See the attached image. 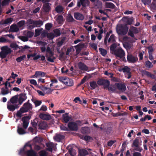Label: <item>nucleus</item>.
<instances>
[{
    "label": "nucleus",
    "mask_w": 156,
    "mask_h": 156,
    "mask_svg": "<svg viewBox=\"0 0 156 156\" xmlns=\"http://www.w3.org/2000/svg\"><path fill=\"white\" fill-rule=\"evenodd\" d=\"M110 52L114 55L116 59H119L121 62H126L125 51L120 47H117V44L115 43L112 44L110 47Z\"/></svg>",
    "instance_id": "nucleus-1"
},
{
    "label": "nucleus",
    "mask_w": 156,
    "mask_h": 156,
    "mask_svg": "<svg viewBox=\"0 0 156 156\" xmlns=\"http://www.w3.org/2000/svg\"><path fill=\"white\" fill-rule=\"evenodd\" d=\"M18 95L17 94L12 97L7 102V108L10 111L13 112L19 107L18 100Z\"/></svg>",
    "instance_id": "nucleus-2"
},
{
    "label": "nucleus",
    "mask_w": 156,
    "mask_h": 156,
    "mask_svg": "<svg viewBox=\"0 0 156 156\" xmlns=\"http://www.w3.org/2000/svg\"><path fill=\"white\" fill-rule=\"evenodd\" d=\"M97 83L99 86H103L104 89H108L110 91L115 92L116 90L115 84L110 85V81L107 79H100L97 81Z\"/></svg>",
    "instance_id": "nucleus-3"
},
{
    "label": "nucleus",
    "mask_w": 156,
    "mask_h": 156,
    "mask_svg": "<svg viewBox=\"0 0 156 156\" xmlns=\"http://www.w3.org/2000/svg\"><path fill=\"white\" fill-rule=\"evenodd\" d=\"M20 154L25 153L27 156H34L36 154L32 149V145L29 143H27L24 147L20 149Z\"/></svg>",
    "instance_id": "nucleus-4"
},
{
    "label": "nucleus",
    "mask_w": 156,
    "mask_h": 156,
    "mask_svg": "<svg viewBox=\"0 0 156 156\" xmlns=\"http://www.w3.org/2000/svg\"><path fill=\"white\" fill-rule=\"evenodd\" d=\"M1 50V51L0 52V58L1 59H4L6 58L5 59V61L6 62L9 59V55L12 52V51L7 46L2 47Z\"/></svg>",
    "instance_id": "nucleus-5"
},
{
    "label": "nucleus",
    "mask_w": 156,
    "mask_h": 156,
    "mask_svg": "<svg viewBox=\"0 0 156 156\" xmlns=\"http://www.w3.org/2000/svg\"><path fill=\"white\" fill-rule=\"evenodd\" d=\"M45 56L47 58V60L50 62H53L56 58L54 55V52L52 51L50 48H47Z\"/></svg>",
    "instance_id": "nucleus-6"
},
{
    "label": "nucleus",
    "mask_w": 156,
    "mask_h": 156,
    "mask_svg": "<svg viewBox=\"0 0 156 156\" xmlns=\"http://www.w3.org/2000/svg\"><path fill=\"white\" fill-rule=\"evenodd\" d=\"M128 28L127 24L124 25L121 24L119 25L117 28V32L119 35H125L127 34Z\"/></svg>",
    "instance_id": "nucleus-7"
},
{
    "label": "nucleus",
    "mask_w": 156,
    "mask_h": 156,
    "mask_svg": "<svg viewBox=\"0 0 156 156\" xmlns=\"http://www.w3.org/2000/svg\"><path fill=\"white\" fill-rule=\"evenodd\" d=\"M29 22L30 24H33V27H40L43 25V21L41 20L34 21L32 20H29Z\"/></svg>",
    "instance_id": "nucleus-8"
},
{
    "label": "nucleus",
    "mask_w": 156,
    "mask_h": 156,
    "mask_svg": "<svg viewBox=\"0 0 156 156\" xmlns=\"http://www.w3.org/2000/svg\"><path fill=\"white\" fill-rule=\"evenodd\" d=\"M128 62L130 63H134L138 60V58L136 56H134L131 54L128 53L127 56Z\"/></svg>",
    "instance_id": "nucleus-9"
},
{
    "label": "nucleus",
    "mask_w": 156,
    "mask_h": 156,
    "mask_svg": "<svg viewBox=\"0 0 156 156\" xmlns=\"http://www.w3.org/2000/svg\"><path fill=\"white\" fill-rule=\"evenodd\" d=\"M21 108L23 110V112H26L31 110L32 108V105L29 103V100H28L27 102L24 104Z\"/></svg>",
    "instance_id": "nucleus-10"
},
{
    "label": "nucleus",
    "mask_w": 156,
    "mask_h": 156,
    "mask_svg": "<svg viewBox=\"0 0 156 156\" xmlns=\"http://www.w3.org/2000/svg\"><path fill=\"white\" fill-rule=\"evenodd\" d=\"M30 119V117L29 116L23 117L22 118L21 120L23 122V127L24 129H26L27 128Z\"/></svg>",
    "instance_id": "nucleus-11"
},
{
    "label": "nucleus",
    "mask_w": 156,
    "mask_h": 156,
    "mask_svg": "<svg viewBox=\"0 0 156 156\" xmlns=\"http://www.w3.org/2000/svg\"><path fill=\"white\" fill-rule=\"evenodd\" d=\"M90 4V2L89 0H80L77 2V6L80 8L81 5L83 7L88 6Z\"/></svg>",
    "instance_id": "nucleus-12"
},
{
    "label": "nucleus",
    "mask_w": 156,
    "mask_h": 156,
    "mask_svg": "<svg viewBox=\"0 0 156 156\" xmlns=\"http://www.w3.org/2000/svg\"><path fill=\"white\" fill-rule=\"evenodd\" d=\"M68 126L69 130H71L76 131L78 129L77 124L75 122H69L68 124Z\"/></svg>",
    "instance_id": "nucleus-13"
},
{
    "label": "nucleus",
    "mask_w": 156,
    "mask_h": 156,
    "mask_svg": "<svg viewBox=\"0 0 156 156\" xmlns=\"http://www.w3.org/2000/svg\"><path fill=\"white\" fill-rule=\"evenodd\" d=\"M26 95V94L24 93H22L18 95V100L19 107L20 105L22 104L23 102L27 99V97Z\"/></svg>",
    "instance_id": "nucleus-14"
},
{
    "label": "nucleus",
    "mask_w": 156,
    "mask_h": 156,
    "mask_svg": "<svg viewBox=\"0 0 156 156\" xmlns=\"http://www.w3.org/2000/svg\"><path fill=\"white\" fill-rule=\"evenodd\" d=\"M78 66L80 69L82 70L88 71L89 70L88 67L84 63L80 62L78 64Z\"/></svg>",
    "instance_id": "nucleus-15"
},
{
    "label": "nucleus",
    "mask_w": 156,
    "mask_h": 156,
    "mask_svg": "<svg viewBox=\"0 0 156 156\" xmlns=\"http://www.w3.org/2000/svg\"><path fill=\"white\" fill-rule=\"evenodd\" d=\"M84 45V44L80 43L77 45L75 46L76 55L80 53L81 50L83 47Z\"/></svg>",
    "instance_id": "nucleus-16"
},
{
    "label": "nucleus",
    "mask_w": 156,
    "mask_h": 156,
    "mask_svg": "<svg viewBox=\"0 0 156 156\" xmlns=\"http://www.w3.org/2000/svg\"><path fill=\"white\" fill-rule=\"evenodd\" d=\"M74 16L75 18L78 20H83L84 19L83 15L79 12H74Z\"/></svg>",
    "instance_id": "nucleus-17"
},
{
    "label": "nucleus",
    "mask_w": 156,
    "mask_h": 156,
    "mask_svg": "<svg viewBox=\"0 0 156 156\" xmlns=\"http://www.w3.org/2000/svg\"><path fill=\"white\" fill-rule=\"evenodd\" d=\"M39 116L41 119L43 120H49L51 119V116L49 114L41 113L40 114Z\"/></svg>",
    "instance_id": "nucleus-18"
},
{
    "label": "nucleus",
    "mask_w": 156,
    "mask_h": 156,
    "mask_svg": "<svg viewBox=\"0 0 156 156\" xmlns=\"http://www.w3.org/2000/svg\"><path fill=\"white\" fill-rule=\"evenodd\" d=\"M115 85L117 88L119 90L125 91L126 90V87L124 84L120 83H115Z\"/></svg>",
    "instance_id": "nucleus-19"
},
{
    "label": "nucleus",
    "mask_w": 156,
    "mask_h": 156,
    "mask_svg": "<svg viewBox=\"0 0 156 156\" xmlns=\"http://www.w3.org/2000/svg\"><path fill=\"white\" fill-rule=\"evenodd\" d=\"M51 5L50 3H48L44 4L42 8L45 12H48L50 11L51 9L50 6Z\"/></svg>",
    "instance_id": "nucleus-20"
},
{
    "label": "nucleus",
    "mask_w": 156,
    "mask_h": 156,
    "mask_svg": "<svg viewBox=\"0 0 156 156\" xmlns=\"http://www.w3.org/2000/svg\"><path fill=\"white\" fill-rule=\"evenodd\" d=\"M12 18H9L5 20H2L0 22V24L1 25H7L11 23L12 21Z\"/></svg>",
    "instance_id": "nucleus-21"
},
{
    "label": "nucleus",
    "mask_w": 156,
    "mask_h": 156,
    "mask_svg": "<svg viewBox=\"0 0 156 156\" xmlns=\"http://www.w3.org/2000/svg\"><path fill=\"white\" fill-rule=\"evenodd\" d=\"M142 72L144 75H146L148 77L151 78L152 79H156V76L154 74H151V73L145 70H143Z\"/></svg>",
    "instance_id": "nucleus-22"
},
{
    "label": "nucleus",
    "mask_w": 156,
    "mask_h": 156,
    "mask_svg": "<svg viewBox=\"0 0 156 156\" xmlns=\"http://www.w3.org/2000/svg\"><path fill=\"white\" fill-rule=\"evenodd\" d=\"M124 22L127 24H126L131 25L132 24L133 21V17L128 18L127 17L123 18Z\"/></svg>",
    "instance_id": "nucleus-23"
},
{
    "label": "nucleus",
    "mask_w": 156,
    "mask_h": 156,
    "mask_svg": "<svg viewBox=\"0 0 156 156\" xmlns=\"http://www.w3.org/2000/svg\"><path fill=\"white\" fill-rule=\"evenodd\" d=\"M46 122L44 121H40L38 124L39 128L40 129H44L47 127Z\"/></svg>",
    "instance_id": "nucleus-24"
},
{
    "label": "nucleus",
    "mask_w": 156,
    "mask_h": 156,
    "mask_svg": "<svg viewBox=\"0 0 156 156\" xmlns=\"http://www.w3.org/2000/svg\"><path fill=\"white\" fill-rule=\"evenodd\" d=\"M19 30L16 24H13L10 27L9 30L12 32H17Z\"/></svg>",
    "instance_id": "nucleus-25"
},
{
    "label": "nucleus",
    "mask_w": 156,
    "mask_h": 156,
    "mask_svg": "<svg viewBox=\"0 0 156 156\" xmlns=\"http://www.w3.org/2000/svg\"><path fill=\"white\" fill-rule=\"evenodd\" d=\"M65 136L62 135L58 134H56L54 139L57 142H59L64 138Z\"/></svg>",
    "instance_id": "nucleus-26"
},
{
    "label": "nucleus",
    "mask_w": 156,
    "mask_h": 156,
    "mask_svg": "<svg viewBox=\"0 0 156 156\" xmlns=\"http://www.w3.org/2000/svg\"><path fill=\"white\" fill-rule=\"evenodd\" d=\"M90 86L91 87V90H94L98 87V85L97 83V82L95 81H93L90 83Z\"/></svg>",
    "instance_id": "nucleus-27"
},
{
    "label": "nucleus",
    "mask_w": 156,
    "mask_h": 156,
    "mask_svg": "<svg viewBox=\"0 0 156 156\" xmlns=\"http://www.w3.org/2000/svg\"><path fill=\"white\" fill-rule=\"evenodd\" d=\"M81 132L84 134H88L90 133V129L88 127H82L81 129Z\"/></svg>",
    "instance_id": "nucleus-28"
},
{
    "label": "nucleus",
    "mask_w": 156,
    "mask_h": 156,
    "mask_svg": "<svg viewBox=\"0 0 156 156\" xmlns=\"http://www.w3.org/2000/svg\"><path fill=\"white\" fill-rule=\"evenodd\" d=\"M68 78L66 77H58L59 80L64 83L65 84H67V81Z\"/></svg>",
    "instance_id": "nucleus-29"
},
{
    "label": "nucleus",
    "mask_w": 156,
    "mask_h": 156,
    "mask_svg": "<svg viewBox=\"0 0 156 156\" xmlns=\"http://www.w3.org/2000/svg\"><path fill=\"white\" fill-rule=\"evenodd\" d=\"M88 154L87 151L85 149H81L79 150V154L80 156H85Z\"/></svg>",
    "instance_id": "nucleus-30"
},
{
    "label": "nucleus",
    "mask_w": 156,
    "mask_h": 156,
    "mask_svg": "<svg viewBox=\"0 0 156 156\" xmlns=\"http://www.w3.org/2000/svg\"><path fill=\"white\" fill-rule=\"evenodd\" d=\"M64 121L65 123H67L70 120V117L69 116L68 113H66L62 115Z\"/></svg>",
    "instance_id": "nucleus-31"
},
{
    "label": "nucleus",
    "mask_w": 156,
    "mask_h": 156,
    "mask_svg": "<svg viewBox=\"0 0 156 156\" xmlns=\"http://www.w3.org/2000/svg\"><path fill=\"white\" fill-rule=\"evenodd\" d=\"M106 8H109L112 9H114L115 6V5L112 2H106L105 3Z\"/></svg>",
    "instance_id": "nucleus-32"
},
{
    "label": "nucleus",
    "mask_w": 156,
    "mask_h": 156,
    "mask_svg": "<svg viewBox=\"0 0 156 156\" xmlns=\"http://www.w3.org/2000/svg\"><path fill=\"white\" fill-rule=\"evenodd\" d=\"M46 73L41 71H37L36 72L34 76L36 77H37L39 76H41L42 77H44L45 76Z\"/></svg>",
    "instance_id": "nucleus-33"
},
{
    "label": "nucleus",
    "mask_w": 156,
    "mask_h": 156,
    "mask_svg": "<svg viewBox=\"0 0 156 156\" xmlns=\"http://www.w3.org/2000/svg\"><path fill=\"white\" fill-rule=\"evenodd\" d=\"M17 131L20 135L26 133L25 130L22 128L20 127L19 125L17 126Z\"/></svg>",
    "instance_id": "nucleus-34"
},
{
    "label": "nucleus",
    "mask_w": 156,
    "mask_h": 156,
    "mask_svg": "<svg viewBox=\"0 0 156 156\" xmlns=\"http://www.w3.org/2000/svg\"><path fill=\"white\" fill-rule=\"evenodd\" d=\"M145 65L146 67L148 68H151L153 67L152 63L148 60L145 61Z\"/></svg>",
    "instance_id": "nucleus-35"
},
{
    "label": "nucleus",
    "mask_w": 156,
    "mask_h": 156,
    "mask_svg": "<svg viewBox=\"0 0 156 156\" xmlns=\"http://www.w3.org/2000/svg\"><path fill=\"white\" fill-rule=\"evenodd\" d=\"M46 146L48 147L47 150L52 152L53 151L52 147H53L52 144L51 143H47Z\"/></svg>",
    "instance_id": "nucleus-36"
},
{
    "label": "nucleus",
    "mask_w": 156,
    "mask_h": 156,
    "mask_svg": "<svg viewBox=\"0 0 156 156\" xmlns=\"http://www.w3.org/2000/svg\"><path fill=\"white\" fill-rule=\"evenodd\" d=\"M139 140L140 139L139 138L137 137L133 141V142L132 146V147H137V145H139Z\"/></svg>",
    "instance_id": "nucleus-37"
},
{
    "label": "nucleus",
    "mask_w": 156,
    "mask_h": 156,
    "mask_svg": "<svg viewBox=\"0 0 156 156\" xmlns=\"http://www.w3.org/2000/svg\"><path fill=\"white\" fill-rule=\"evenodd\" d=\"M23 110L21 108L18 111L16 114V117H17L21 118L22 116V114L25 113L23 112Z\"/></svg>",
    "instance_id": "nucleus-38"
},
{
    "label": "nucleus",
    "mask_w": 156,
    "mask_h": 156,
    "mask_svg": "<svg viewBox=\"0 0 156 156\" xmlns=\"http://www.w3.org/2000/svg\"><path fill=\"white\" fill-rule=\"evenodd\" d=\"M99 50L101 55L103 56H105L107 54V51L106 50L101 48H99Z\"/></svg>",
    "instance_id": "nucleus-39"
},
{
    "label": "nucleus",
    "mask_w": 156,
    "mask_h": 156,
    "mask_svg": "<svg viewBox=\"0 0 156 156\" xmlns=\"http://www.w3.org/2000/svg\"><path fill=\"white\" fill-rule=\"evenodd\" d=\"M26 56L25 55H23L16 58V61L19 62L24 60L26 58Z\"/></svg>",
    "instance_id": "nucleus-40"
},
{
    "label": "nucleus",
    "mask_w": 156,
    "mask_h": 156,
    "mask_svg": "<svg viewBox=\"0 0 156 156\" xmlns=\"http://www.w3.org/2000/svg\"><path fill=\"white\" fill-rule=\"evenodd\" d=\"M53 32L55 37L59 36L61 35L60 30L58 29H56L54 30Z\"/></svg>",
    "instance_id": "nucleus-41"
},
{
    "label": "nucleus",
    "mask_w": 156,
    "mask_h": 156,
    "mask_svg": "<svg viewBox=\"0 0 156 156\" xmlns=\"http://www.w3.org/2000/svg\"><path fill=\"white\" fill-rule=\"evenodd\" d=\"M127 113L126 112H118L117 113H115L113 115L114 117H118L119 116H124L127 115Z\"/></svg>",
    "instance_id": "nucleus-42"
},
{
    "label": "nucleus",
    "mask_w": 156,
    "mask_h": 156,
    "mask_svg": "<svg viewBox=\"0 0 156 156\" xmlns=\"http://www.w3.org/2000/svg\"><path fill=\"white\" fill-rule=\"evenodd\" d=\"M122 70L123 73L126 72L127 73H129L131 71L130 68L126 66H124V67L122 68Z\"/></svg>",
    "instance_id": "nucleus-43"
},
{
    "label": "nucleus",
    "mask_w": 156,
    "mask_h": 156,
    "mask_svg": "<svg viewBox=\"0 0 156 156\" xmlns=\"http://www.w3.org/2000/svg\"><path fill=\"white\" fill-rule=\"evenodd\" d=\"M66 20L69 22H72L75 21L73 17L70 14L69 15L68 17L66 18Z\"/></svg>",
    "instance_id": "nucleus-44"
},
{
    "label": "nucleus",
    "mask_w": 156,
    "mask_h": 156,
    "mask_svg": "<svg viewBox=\"0 0 156 156\" xmlns=\"http://www.w3.org/2000/svg\"><path fill=\"white\" fill-rule=\"evenodd\" d=\"M69 152L72 156H74L76 154V151L73 148H70L69 150Z\"/></svg>",
    "instance_id": "nucleus-45"
},
{
    "label": "nucleus",
    "mask_w": 156,
    "mask_h": 156,
    "mask_svg": "<svg viewBox=\"0 0 156 156\" xmlns=\"http://www.w3.org/2000/svg\"><path fill=\"white\" fill-rule=\"evenodd\" d=\"M147 48L148 49V54H153V53L154 51V49L152 45H150L148 46Z\"/></svg>",
    "instance_id": "nucleus-46"
},
{
    "label": "nucleus",
    "mask_w": 156,
    "mask_h": 156,
    "mask_svg": "<svg viewBox=\"0 0 156 156\" xmlns=\"http://www.w3.org/2000/svg\"><path fill=\"white\" fill-rule=\"evenodd\" d=\"M73 80L68 78L67 81V83L66 85L69 87H71L73 86Z\"/></svg>",
    "instance_id": "nucleus-47"
},
{
    "label": "nucleus",
    "mask_w": 156,
    "mask_h": 156,
    "mask_svg": "<svg viewBox=\"0 0 156 156\" xmlns=\"http://www.w3.org/2000/svg\"><path fill=\"white\" fill-rule=\"evenodd\" d=\"M63 17L62 15H59L57 18V21L59 23L61 24L63 22Z\"/></svg>",
    "instance_id": "nucleus-48"
},
{
    "label": "nucleus",
    "mask_w": 156,
    "mask_h": 156,
    "mask_svg": "<svg viewBox=\"0 0 156 156\" xmlns=\"http://www.w3.org/2000/svg\"><path fill=\"white\" fill-rule=\"evenodd\" d=\"M1 93L2 95L7 94L9 93V90L3 87L1 89Z\"/></svg>",
    "instance_id": "nucleus-49"
},
{
    "label": "nucleus",
    "mask_w": 156,
    "mask_h": 156,
    "mask_svg": "<svg viewBox=\"0 0 156 156\" xmlns=\"http://www.w3.org/2000/svg\"><path fill=\"white\" fill-rule=\"evenodd\" d=\"M63 8L61 6H58L55 8V10L58 13H60L63 11Z\"/></svg>",
    "instance_id": "nucleus-50"
},
{
    "label": "nucleus",
    "mask_w": 156,
    "mask_h": 156,
    "mask_svg": "<svg viewBox=\"0 0 156 156\" xmlns=\"http://www.w3.org/2000/svg\"><path fill=\"white\" fill-rule=\"evenodd\" d=\"M130 28L134 34H137L139 32V30L136 27L132 26Z\"/></svg>",
    "instance_id": "nucleus-51"
},
{
    "label": "nucleus",
    "mask_w": 156,
    "mask_h": 156,
    "mask_svg": "<svg viewBox=\"0 0 156 156\" xmlns=\"http://www.w3.org/2000/svg\"><path fill=\"white\" fill-rule=\"evenodd\" d=\"M10 46L12 48H14L15 49H16L18 48H20L18 45L15 43H12L11 44Z\"/></svg>",
    "instance_id": "nucleus-52"
},
{
    "label": "nucleus",
    "mask_w": 156,
    "mask_h": 156,
    "mask_svg": "<svg viewBox=\"0 0 156 156\" xmlns=\"http://www.w3.org/2000/svg\"><path fill=\"white\" fill-rule=\"evenodd\" d=\"M27 37L31 38L34 35V33L33 32L31 31H28L27 32Z\"/></svg>",
    "instance_id": "nucleus-53"
},
{
    "label": "nucleus",
    "mask_w": 156,
    "mask_h": 156,
    "mask_svg": "<svg viewBox=\"0 0 156 156\" xmlns=\"http://www.w3.org/2000/svg\"><path fill=\"white\" fill-rule=\"evenodd\" d=\"M115 41V36L113 34L111 35L108 40V42H110L111 41L114 42Z\"/></svg>",
    "instance_id": "nucleus-54"
},
{
    "label": "nucleus",
    "mask_w": 156,
    "mask_h": 156,
    "mask_svg": "<svg viewBox=\"0 0 156 156\" xmlns=\"http://www.w3.org/2000/svg\"><path fill=\"white\" fill-rule=\"evenodd\" d=\"M24 24L25 21L24 20L20 21L17 23L18 26L20 27H22Z\"/></svg>",
    "instance_id": "nucleus-55"
},
{
    "label": "nucleus",
    "mask_w": 156,
    "mask_h": 156,
    "mask_svg": "<svg viewBox=\"0 0 156 156\" xmlns=\"http://www.w3.org/2000/svg\"><path fill=\"white\" fill-rule=\"evenodd\" d=\"M34 102L35 104V107H36L40 105L42 103V101H41L36 100Z\"/></svg>",
    "instance_id": "nucleus-56"
},
{
    "label": "nucleus",
    "mask_w": 156,
    "mask_h": 156,
    "mask_svg": "<svg viewBox=\"0 0 156 156\" xmlns=\"http://www.w3.org/2000/svg\"><path fill=\"white\" fill-rule=\"evenodd\" d=\"M52 27V24L51 23H47L45 24V27L46 30H49Z\"/></svg>",
    "instance_id": "nucleus-57"
},
{
    "label": "nucleus",
    "mask_w": 156,
    "mask_h": 156,
    "mask_svg": "<svg viewBox=\"0 0 156 156\" xmlns=\"http://www.w3.org/2000/svg\"><path fill=\"white\" fill-rule=\"evenodd\" d=\"M65 40V38H62L61 41H59L57 43V45L58 47H61L64 43Z\"/></svg>",
    "instance_id": "nucleus-58"
},
{
    "label": "nucleus",
    "mask_w": 156,
    "mask_h": 156,
    "mask_svg": "<svg viewBox=\"0 0 156 156\" xmlns=\"http://www.w3.org/2000/svg\"><path fill=\"white\" fill-rule=\"evenodd\" d=\"M151 0H141L142 2L145 5H149L151 3Z\"/></svg>",
    "instance_id": "nucleus-59"
},
{
    "label": "nucleus",
    "mask_w": 156,
    "mask_h": 156,
    "mask_svg": "<svg viewBox=\"0 0 156 156\" xmlns=\"http://www.w3.org/2000/svg\"><path fill=\"white\" fill-rule=\"evenodd\" d=\"M136 148L134 149V150L140 152H141L143 150L142 147H140L139 145H137V147H135Z\"/></svg>",
    "instance_id": "nucleus-60"
},
{
    "label": "nucleus",
    "mask_w": 156,
    "mask_h": 156,
    "mask_svg": "<svg viewBox=\"0 0 156 156\" xmlns=\"http://www.w3.org/2000/svg\"><path fill=\"white\" fill-rule=\"evenodd\" d=\"M144 53V51H142V52H140L139 53L138 56L139 58V59L140 60H143V55Z\"/></svg>",
    "instance_id": "nucleus-61"
},
{
    "label": "nucleus",
    "mask_w": 156,
    "mask_h": 156,
    "mask_svg": "<svg viewBox=\"0 0 156 156\" xmlns=\"http://www.w3.org/2000/svg\"><path fill=\"white\" fill-rule=\"evenodd\" d=\"M10 0H4L2 3V6H5L9 4Z\"/></svg>",
    "instance_id": "nucleus-62"
},
{
    "label": "nucleus",
    "mask_w": 156,
    "mask_h": 156,
    "mask_svg": "<svg viewBox=\"0 0 156 156\" xmlns=\"http://www.w3.org/2000/svg\"><path fill=\"white\" fill-rule=\"evenodd\" d=\"M116 142L115 140H110L108 142L107 145L108 146L111 147Z\"/></svg>",
    "instance_id": "nucleus-63"
},
{
    "label": "nucleus",
    "mask_w": 156,
    "mask_h": 156,
    "mask_svg": "<svg viewBox=\"0 0 156 156\" xmlns=\"http://www.w3.org/2000/svg\"><path fill=\"white\" fill-rule=\"evenodd\" d=\"M133 156H142L140 152H134L133 154Z\"/></svg>",
    "instance_id": "nucleus-64"
}]
</instances>
